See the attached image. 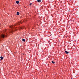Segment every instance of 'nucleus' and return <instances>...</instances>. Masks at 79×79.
<instances>
[{
  "label": "nucleus",
  "mask_w": 79,
  "mask_h": 79,
  "mask_svg": "<svg viewBox=\"0 0 79 79\" xmlns=\"http://www.w3.org/2000/svg\"><path fill=\"white\" fill-rule=\"evenodd\" d=\"M7 36L4 34H2L1 35V37L2 38H6Z\"/></svg>",
  "instance_id": "1"
},
{
  "label": "nucleus",
  "mask_w": 79,
  "mask_h": 79,
  "mask_svg": "<svg viewBox=\"0 0 79 79\" xmlns=\"http://www.w3.org/2000/svg\"><path fill=\"white\" fill-rule=\"evenodd\" d=\"M16 3H17V4H19V1H16Z\"/></svg>",
  "instance_id": "2"
},
{
  "label": "nucleus",
  "mask_w": 79,
  "mask_h": 79,
  "mask_svg": "<svg viewBox=\"0 0 79 79\" xmlns=\"http://www.w3.org/2000/svg\"><path fill=\"white\" fill-rule=\"evenodd\" d=\"M10 28H13V27H14V26H10Z\"/></svg>",
  "instance_id": "3"
},
{
  "label": "nucleus",
  "mask_w": 79,
  "mask_h": 79,
  "mask_svg": "<svg viewBox=\"0 0 79 79\" xmlns=\"http://www.w3.org/2000/svg\"><path fill=\"white\" fill-rule=\"evenodd\" d=\"M65 52V53H66L67 54H68V53H69V52L66 51Z\"/></svg>",
  "instance_id": "4"
},
{
  "label": "nucleus",
  "mask_w": 79,
  "mask_h": 79,
  "mask_svg": "<svg viewBox=\"0 0 79 79\" xmlns=\"http://www.w3.org/2000/svg\"><path fill=\"white\" fill-rule=\"evenodd\" d=\"M17 15H19V12H17Z\"/></svg>",
  "instance_id": "5"
},
{
  "label": "nucleus",
  "mask_w": 79,
  "mask_h": 79,
  "mask_svg": "<svg viewBox=\"0 0 79 79\" xmlns=\"http://www.w3.org/2000/svg\"><path fill=\"white\" fill-rule=\"evenodd\" d=\"M0 58H1V60H3V57L2 56L0 57Z\"/></svg>",
  "instance_id": "6"
},
{
  "label": "nucleus",
  "mask_w": 79,
  "mask_h": 79,
  "mask_svg": "<svg viewBox=\"0 0 79 79\" xmlns=\"http://www.w3.org/2000/svg\"><path fill=\"white\" fill-rule=\"evenodd\" d=\"M37 2H41V0H38Z\"/></svg>",
  "instance_id": "7"
},
{
  "label": "nucleus",
  "mask_w": 79,
  "mask_h": 79,
  "mask_svg": "<svg viewBox=\"0 0 79 79\" xmlns=\"http://www.w3.org/2000/svg\"><path fill=\"white\" fill-rule=\"evenodd\" d=\"M52 63L54 64V63H55V62H54L53 61H52Z\"/></svg>",
  "instance_id": "8"
},
{
  "label": "nucleus",
  "mask_w": 79,
  "mask_h": 79,
  "mask_svg": "<svg viewBox=\"0 0 79 79\" xmlns=\"http://www.w3.org/2000/svg\"><path fill=\"white\" fill-rule=\"evenodd\" d=\"M22 40H23V42H25V41H26V40H25V39H22Z\"/></svg>",
  "instance_id": "9"
},
{
  "label": "nucleus",
  "mask_w": 79,
  "mask_h": 79,
  "mask_svg": "<svg viewBox=\"0 0 79 79\" xmlns=\"http://www.w3.org/2000/svg\"><path fill=\"white\" fill-rule=\"evenodd\" d=\"M10 32H11V33H13V31H11Z\"/></svg>",
  "instance_id": "10"
},
{
  "label": "nucleus",
  "mask_w": 79,
  "mask_h": 79,
  "mask_svg": "<svg viewBox=\"0 0 79 79\" xmlns=\"http://www.w3.org/2000/svg\"><path fill=\"white\" fill-rule=\"evenodd\" d=\"M32 5V3H30V6H31Z\"/></svg>",
  "instance_id": "11"
},
{
  "label": "nucleus",
  "mask_w": 79,
  "mask_h": 79,
  "mask_svg": "<svg viewBox=\"0 0 79 79\" xmlns=\"http://www.w3.org/2000/svg\"><path fill=\"white\" fill-rule=\"evenodd\" d=\"M71 79H74V78H72Z\"/></svg>",
  "instance_id": "12"
},
{
  "label": "nucleus",
  "mask_w": 79,
  "mask_h": 79,
  "mask_svg": "<svg viewBox=\"0 0 79 79\" xmlns=\"http://www.w3.org/2000/svg\"><path fill=\"white\" fill-rule=\"evenodd\" d=\"M20 29H21V28H20Z\"/></svg>",
  "instance_id": "13"
}]
</instances>
